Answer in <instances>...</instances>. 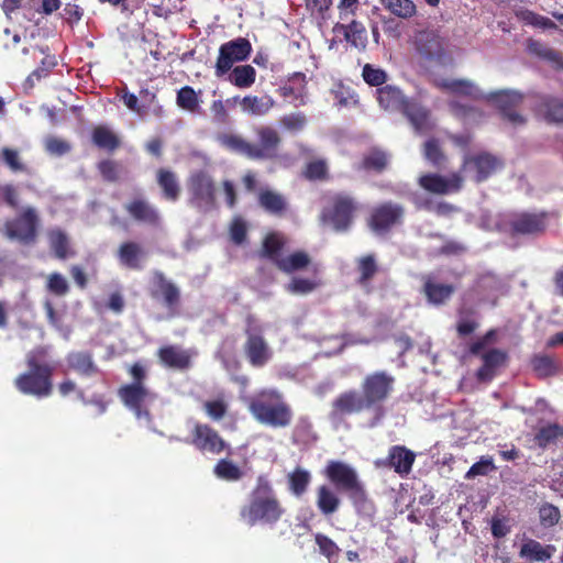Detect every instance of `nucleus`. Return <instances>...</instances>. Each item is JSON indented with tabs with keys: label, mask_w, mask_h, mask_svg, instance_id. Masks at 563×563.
I'll use <instances>...</instances> for the list:
<instances>
[{
	"label": "nucleus",
	"mask_w": 563,
	"mask_h": 563,
	"mask_svg": "<svg viewBox=\"0 0 563 563\" xmlns=\"http://www.w3.org/2000/svg\"><path fill=\"white\" fill-rule=\"evenodd\" d=\"M258 205L268 213L277 217H282L288 209V202L286 198L271 189H262L258 192Z\"/></svg>",
	"instance_id": "c756f323"
},
{
	"label": "nucleus",
	"mask_w": 563,
	"mask_h": 563,
	"mask_svg": "<svg viewBox=\"0 0 563 563\" xmlns=\"http://www.w3.org/2000/svg\"><path fill=\"white\" fill-rule=\"evenodd\" d=\"M258 143H251L233 133H223L218 136L219 143L225 148L244 155L253 161H274L278 158L282 143L279 133L271 126H260L256 130Z\"/></svg>",
	"instance_id": "7ed1b4c3"
},
{
	"label": "nucleus",
	"mask_w": 563,
	"mask_h": 563,
	"mask_svg": "<svg viewBox=\"0 0 563 563\" xmlns=\"http://www.w3.org/2000/svg\"><path fill=\"white\" fill-rule=\"evenodd\" d=\"M527 48L530 54L551 62L558 68L563 69V54L561 52L555 51L542 42L532 38L528 41Z\"/></svg>",
	"instance_id": "ea45409f"
},
{
	"label": "nucleus",
	"mask_w": 563,
	"mask_h": 563,
	"mask_svg": "<svg viewBox=\"0 0 563 563\" xmlns=\"http://www.w3.org/2000/svg\"><path fill=\"white\" fill-rule=\"evenodd\" d=\"M476 316L477 312L474 308L466 306L459 308L455 328L460 338H465L478 329L479 322L477 321Z\"/></svg>",
	"instance_id": "c9c22d12"
},
{
	"label": "nucleus",
	"mask_w": 563,
	"mask_h": 563,
	"mask_svg": "<svg viewBox=\"0 0 563 563\" xmlns=\"http://www.w3.org/2000/svg\"><path fill=\"white\" fill-rule=\"evenodd\" d=\"M208 417L214 421L221 420L228 412V404L223 399L208 400L203 404Z\"/></svg>",
	"instance_id": "338daca9"
},
{
	"label": "nucleus",
	"mask_w": 563,
	"mask_h": 563,
	"mask_svg": "<svg viewBox=\"0 0 563 563\" xmlns=\"http://www.w3.org/2000/svg\"><path fill=\"white\" fill-rule=\"evenodd\" d=\"M66 362L70 369L81 376L90 377L99 372L92 353L88 351L70 352L66 356Z\"/></svg>",
	"instance_id": "a878e982"
},
{
	"label": "nucleus",
	"mask_w": 563,
	"mask_h": 563,
	"mask_svg": "<svg viewBox=\"0 0 563 563\" xmlns=\"http://www.w3.org/2000/svg\"><path fill=\"white\" fill-rule=\"evenodd\" d=\"M394 14L401 18H410L416 12V5L411 0H380Z\"/></svg>",
	"instance_id": "bf43d9fd"
},
{
	"label": "nucleus",
	"mask_w": 563,
	"mask_h": 563,
	"mask_svg": "<svg viewBox=\"0 0 563 563\" xmlns=\"http://www.w3.org/2000/svg\"><path fill=\"white\" fill-rule=\"evenodd\" d=\"M484 98L494 103L501 118L511 125L519 126L526 123V118L518 112V108L523 101L522 93L515 90H498L489 92Z\"/></svg>",
	"instance_id": "9b49d317"
},
{
	"label": "nucleus",
	"mask_w": 563,
	"mask_h": 563,
	"mask_svg": "<svg viewBox=\"0 0 563 563\" xmlns=\"http://www.w3.org/2000/svg\"><path fill=\"white\" fill-rule=\"evenodd\" d=\"M395 378L386 372H375L365 377L361 395L354 398V411L380 406L391 394Z\"/></svg>",
	"instance_id": "0eeeda50"
},
{
	"label": "nucleus",
	"mask_w": 563,
	"mask_h": 563,
	"mask_svg": "<svg viewBox=\"0 0 563 563\" xmlns=\"http://www.w3.org/2000/svg\"><path fill=\"white\" fill-rule=\"evenodd\" d=\"M423 155L434 167L441 166L445 161V155L440 146V142L434 137L424 142Z\"/></svg>",
	"instance_id": "13d9d810"
},
{
	"label": "nucleus",
	"mask_w": 563,
	"mask_h": 563,
	"mask_svg": "<svg viewBox=\"0 0 563 563\" xmlns=\"http://www.w3.org/2000/svg\"><path fill=\"white\" fill-rule=\"evenodd\" d=\"M415 461V452L407 449L405 445H393L390 446L383 465L388 468H393L395 473L405 477L410 474Z\"/></svg>",
	"instance_id": "aec40b11"
},
{
	"label": "nucleus",
	"mask_w": 563,
	"mask_h": 563,
	"mask_svg": "<svg viewBox=\"0 0 563 563\" xmlns=\"http://www.w3.org/2000/svg\"><path fill=\"white\" fill-rule=\"evenodd\" d=\"M92 143L100 150L114 152L121 145L120 137L108 126L97 125L91 132Z\"/></svg>",
	"instance_id": "f704fd0d"
},
{
	"label": "nucleus",
	"mask_w": 563,
	"mask_h": 563,
	"mask_svg": "<svg viewBox=\"0 0 563 563\" xmlns=\"http://www.w3.org/2000/svg\"><path fill=\"white\" fill-rule=\"evenodd\" d=\"M188 205L198 213L207 214L217 209V186L212 176L203 169L190 174L187 180Z\"/></svg>",
	"instance_id": "423d86ee"
},
{
	"label": "nucleus",
	"mask_w": 563,
	"mask_h": 563,
	"mask_svg": "<svg viewBox=\"0 0 563 563\" xmlns=\"http://www.w3.org/2000/svg\"><path fill=\"white\" fill-rule=\"evenodd\" d=\"M125 211L136 222L157 227L161 223L159 211L144 198H134L124 205Z\"/></svg>",
	"instance_id": "6ab92c4d"
},
{
	"label": "nucleus",
	"mask_w": 563,
	"mask_h": 563,
	"mask_svg": "<svg viewBox=\"0 0 563 563\" xmlns=\"http://www.w3.org/2000/svg\"><path fill=\"white\" fill-rule=\"evenodd\" d=\"M244 334L243 354L247 363L254 368L266 366L273 358V350L265 339L263 327L253 314L245 318Z\"/></svg>",
	"instance_id": "39448f33"
},
{
	"label": "nucleus",
	"mask_w": 563,
	"mask_h": 563,
	"mask_svg": "<svg viewBox=\"0 0 563 563\" xmlns=\"http://www.w3.org/2000/svg\"><path fill=\"white\" fill-rule=\"evenodd\" d=\"M561 439H563V426L554 422L541 427L534 434L533 441L538 448L545 450Z\"/></svg>",
	"instance_id": "58836bf2"
},
{
	"label": "nucleus",
	"mask_w": 563,
	"mask_h": 563,
	"mask_svg": "<svg viewBox=\"0 0 563 563\" xmlns=\"http://www.w3.org/2000/svg\"><path fill=\"white\" fill-rule=\"evenodd\" d=\"M454 287L448 284L434 283L428 279L423 284V291L427 299L434 305L444 303L454 292Z\"/></svg>",
	"instance_id": "a19ab883"
},
{
	"label": "nucleus",
	"mask_w": 563,
	"mask_h": 563,
	"mask_svg": "<svg viewBox=\"0 0 563 563\" xmlns=\"http://www.w3.org/2000/svg\"><path fill=\"white\" fill-rule=\"evenodd\" d=\"M442 87L455 95H462L471 97L473 99H483L485 96L479 89L470 80L455 79L445 80L442 82Z\"/></svg>",
	"instance_id": "49530a36"
},
{
	"label": "nucleus",
	"mask_w": 563,
	"mask_h": 563,
	"mask_svg": "<svg viewBox=\"0 0 563 563\" xmlns=\"http://www.w3.org/2000/svg\"><path fill=\"white\" fill-rule=\"evenodd\" d=\"M229 231L232 242L236 245H241L246 241L247 225L241 217H236L232 220Z\"/></svg>",
	"instance_id": "69168bd1"
},
{
	"label": "nucleus",
	"mask_w": 563,
	"mask_h": 563,
	"mask_svg": "<svg viewBox=\"0 0 563 563\" xmlns=\"http://www.w3.org/2000/svg\"><path fill=\"white\" fill-rule=\"evenodd\" d=\"M547 212H521L515 214L509 221L512 235H538L545 231Z\"/></svg>",
	"instance_id": "2eb2a0df"
},
{
	"label": "nucleus",
	"mask_w": 563,
	"mask_h": 563,
	"mask_svg": "<svg viewBox=\"0 0 563 563\" xmlns=\"http://www.w3.org/2000/svg\"><path fill=\"white\" fill-rule=\"evenodd\" d=\"M97 169L102 179L108 183H115L120 179V164L113 159H102L97 164Z\"/></svg>",
	"instance_id": "052dcab7"
},
{
	"label": "nucleus",
	"mask_w": 563,
	"mask_h": 563,
	"mask_svg": "<svg viewBox=\"0 0 563 563\" xmlns=\"http://www.w3.org/2000/svg\"><path fill=\"white\" fill-rule=\"evenodd\" d=\"M48 350L38 345L25 357L27 369L14 379L15 388L23 395L45 398L53 393V375L55 366L47 361Z\"/></svg>",
	"instance_id": "f257e3e1"
},
{
	"label": "nucleus",
	"mask_w": 563,
	"mask_h": 563,
	"mask_svg": "<svg viewBox=\"0 0 563 563\" xmlns=\"http://www.w3.org/2000/svg\"><path fill=\"white\" fill-rule=\"evenodd\" d=\"M555 552L556 548L553 544H542L534 539H528L521 544L519 556L530 563L547 562Z\"/></svg>",
	"instance_id": "b1692460"
},
{
	"label": "nucleus",
	"mask_w": 563,
	"mask_h": 563,
	"mask_svg": "<svg viewBox=\"0 0 563 563\" xmlns=\"http://www.w3.org/2000/svg\"><path fill=\"white\" fill-rule=\"evenodd\" d=\"M117 256L122 266L140 271L142 269V260L145 257V251L139 243L128 241L120 244Z\"/></svg>",
	"instance_id": "393cba45"
},
{
	"label": "nucleus",
	"mask_w": 563,
	"mask_h": 563,
	"mask_svg": "<svg viewBox=\"0 0 563 563\" xmlns=\"http://www.w3.org/2000/svg\"><path fill=\"white\" fill-rule=\"evenodd\" d=\"M537 111L550 123H563V100L545 96L537 106Z\"/></svg>",
	"instance_id": "473e14b6"
},
{
	"label": "nucleus",
	"mask_w": 563,
	"mask_h": 563,
	"mask_svg": "<svg viewBox=\"0 0 563 563\" xmlns=\"http://www.w3.org/2000/svg\"><path fill=\"white\" fill-rule=\"evenodd\" d=\"M243 112L254 117L266 115L275 106V100L268 96H245L240 102Z\"/></svg>",
	"instance_id": "2f4dec72"
},
{
	"label": "nucleus",
	"mask_w": 563,
	"mask_h": 563,
	"mask_svg": "<svg viewBox=\"0 0 563 563\" xmlns=\"http://www.w3.org/2000/svg\"><path fill=\"white\" fill-rule=\"evenodd\" d=\"M350 413H352V393H344L334 400L330 417L333 422L339 423Z\"/></svg>",
	"instance_id": "864d4df0"
},
{
	"label": "nucleus",
	"mask_w": 563,
	"mask_h": 563,
	"mask_svg": "<svg viewBox=\"0 0 563 563\" xmlns=\"http://www.w3.org/2000/svg\"><path fill=\"white\" fill-rule=\"evenodd\" d=\"M317 287L318 283L312 279L295 277L286 286V289L291 294L307 295L313 291Z\"/></svg>",
	"instance_id": "0e129e2a"
},
{
	"label": "nucleus",
	"mask_w": 563,
	"mask_h": 563,
	"mask_svg": "<svg viewBox=\"0 0 563 563\" xmlns=\"http://www.w3.org/2000/svg\"><path fill=\"white\" fill-rule=\"evenodd\" d=\"M501 167V159L488 152L466 155L462 163V170L477 184L487 180Z\"/></svg>",
	"instance_id": "f8f14e48"
},
{
	"label": "nucleus",
	"mask_w": 563,
	"mask_h": 563,
	"mask_svg": "<svg viewBox=\"0 0 563 563\" xmlns=\"http://www.w3.org/2000/svg\"><path fill=\"white\" fill-rule=\"evenodd\" d=\"M49 246L55 256L65 260L69 255V242L67 235L62 230H52L48 233Z\"/></svg>",
	"instance_id": "3c124183"
},
{
	"label": "nucleus",
	"mask_w": 563,
	"mask_h": 563,
	"mask_svg": "<svg viewBox=\"0 0 563 563\" xmlns=\"http://www.w3.org/2000/svg\"><path fill=\"white\" fill-rule=\"evenodd\" d=\"M159 363L168 368L179 371L188 369L191 366V354L177 345H164L157 350Z\"/></svg>",
	"instance_id": "5701e85b"
},
{
	"label": "nucleus",
	"mask_w": 563,
	"mask_h": 563,
	"mask_svg": "<svg viewBox=\"0 0 563 563\" xmlns=\"http://www.w3.org/2000/svg\"><path fill=\"white\" fill-rule=\"evenodd\" d=\"M311 262L310 256L303 251H297L277 261L276 267L286 274L305 269Z\"/></svg>",
	"instance_id": "79ce46f5"
},
{
	"label": "nucleus",
	"mask_w": 563,
	"mask_h": 563,
	"mask_svg": "<svg viewBox=\"0 0 563 563\" xmlns=\"http://www.w3.org/2000/svg\"><path fill=\"white\" fill-rule=\"evenodd\" d=\"M285 246V241L278 233H269L262 243L261 255L268 258L275 266L280 261V252Z\"/></svg>",
	"instance_id": "37998d69"
},
{
	"label": "nucleus",
	"mask_w": 563,
	"mask_h": 563,
	"mask_svg": "<svg viewBox=\"0 0 563 563\" xmlns=\"http://www.w3.org/2000/svg\"><path fill=\"white\" fill-rule=\"evenodd\" d=\"M37 224L38 216L35 209L26 207L15 219L7 221L4 229L8 238L30 244L36 239Z\"/></svg>",
	"instance_id": "ddd939ff"
},
{
	"label": "nucleus",
	"mask_w": 563,
	"mask_h": 563,
	"mask_svg": "<svg viewBox=\"0 0 563 563\" xmlns=\"http://www.w3.org/2000/svg\"><path fill=\"white\" fill-rule=\"evenodd\" d=\"M352 216V200L350 198H336L331 207L324 208L321 213L323 224L341 232L349 228Z\"/></svg>",
	"instance_id": "a211bd4d"
},
{
	"label": "nucleus",
	"mask_w": 563,
	"mask_h": 563,
	"mask_svg": "<svg viewBox=\"0 0 563 563\" xmlns=\"http://www.w3.org/2000/svg\"><path fill=\"white\" fill-rule=\"evenodd\" d=\"M401 112L418 133H426L433 128L430 111L417 102L409 101Z\"/></svg>",
	"instance_id": "c85d7f7f"
},
{
	"label": "nucleus",
	"mask_w": 563,
	"mask_h": 563,
	"mask_svg": "<svg viewBox=\"0 0 563 563\" xmlns=\"http://www.w3.org/2000/svg\"><path fill=\"white\" fill-rule=\"evenodd\" d=\"M292 81H298L299 86L284 85L278 88L277 92L284 99H288L295 107L306 104L305 80L302 73H295L291 77Z\"/></svg>",
	"instance_id": "72a5a7b5"
},
{
	"label": "nucleus",
	"mask_w": 563,
	"mask_h": 563,
	"mask_svg": "<svg viewBox=\"0 0 563 563\" xmlns=\"http://www.w3.org/2000/svg\"><path fill=\"white\" fill-rule=\"evenodd\" d=\"M122 404L134 413L137 419L151 421L152 415L148 405L156 400L157 395L146 386L122 385L118 389Z\"/></svg>",
	"instance_id": "1a4fd4ad"
},
{
	"label": "nucleus",
	"mask_w": 563,
	"mask_h": 563,
	"mask_svg": "<svg viewBox=\"0 0 563 563\" xmlns=\"http://www.w3.org/2000/svg\"><path fill=\"white\" fill-rule=\"evenodd\" d=\"M540 526L550 529L556 526L561 520V511L559 507L551 503H543L538 509Z\"/></svg>",
	"instance_id": "603ef678"
},
{
	"label": "nucleus",
	"mask_w": 563,
	"mask_h": 563,
	"mask_svg": "<svg viewBox=\"0 0 563 563\" xmlns=\"http://www.w3.org/2000/svg\"><path fill=\"white\" fill-rule=\"evenodd\" d=\"M376 93L379 106L389 111H402L410 101L398 87L391 85L377 88Z\"/></svg>",
	"instance_id": "bb28decb"
},
{
	"label": "nucleus",
	"mask_w": 563,
	"mask_h": 563,
	"mask_svg": "<svg viewBox=\"0 0 563 563\" xmlns=\"http://www.w3.org/2000/svg\"><path fill=\"white\" fill-rule=\"evenodd\" d=\"M302 177L310 181H323L329 178L327 161L317 158L308 162L302 169Z\"/></svg>",
	"instance_id": "de8ad7c7"
},
{
	"label": "nucleus",
	"mask_w": 563,
	"mask_h": 563,
	"mask_svg": "<svg viewBox=\"0 0 563 563\" xmlns=\"http://www.w3.org/2000/svg\"><path fill=\"white\" fill-rule=\"evenodd\" d=\"M153 299L161 301L168 310L174 311L180 303V290L164 273L154 272L153 287L150 290Z\"/></svg>",
	"instance_id": "f3484780"
},
{
	"label": "nucleus",
	"mask_w": 563,
	"mask_h": 563,
	"mask_svg": "<svg viewBox=\"0 0 563 563\" xmlns=\"http://www.w3.org/2000/svg\"><path fill=\"white\" fill-rule=\"evenodd\" d=\"M516 15L526 24L536 27H540L543 30L556 27V24L550 18L541 15L528 9L518 11Z\"/></svg>",
	"instance_id": "6e6d98bb"
},
{
	"label": "nucleus",
	"mask_w": 563,
	"mask_h": 563,
	"mask_svg": "<svg viewBox=\"0 0 563 563\" xmlns=\"http://www.w3.org/2000/svg\"><path fill=\"white\" fill-rule=\"evenodd\" d=\"M317 506L321 514L329 516L338 510L340 499L330 487L322 485L317 492Z\"/></svg>",
	"instance_id": "a18cd8bd"
},
{
	"label": "nucleus",
	"mask_w": 563,
	"mask_h": 563,
	"mask_svg": "<svg viewBox=\"0 0 563 563\" xmlns=\"http://www.w3.org/2000/svg\"><path fill=\"white\" fill-rule=\"evenodd\" d=\"M405 208L394 201H384L375 206L367 219L368 228L378 235L387 234L404 222Z\"/></svg>",
	"instance_id": "9d476101"
},
{
	"label": "nucleus",
	"mask_w": 563,
	"mask_h": 563,
	"mask_svg": "<svg viewBox=\"0 0 563 563\" xmlns=\"http://www.w3.org/2000/svg\"><path fill=\"white\" fill-rule=\"evenodd\" d=\"M530 363L533 372L540 378L553 376L558 372L554 360L545 354L533 355Z\"/></svg>",
	"instance_id": "09e8293b"
},
{
	"label": "nucleus",
	"mask_w": 563,
	"mask_h": 563,
	"mask_svg": "<svg viewBox=\"0 0 563 563\" xmlns=\"http://www.w3.org/2000/svg\"><path fill=\"white\" fill-rule=\"evenodd\" d=\"M495 468L496 466L494 465V460L492 456H482L478 462L474 463L470 467L465 474V478L472 479L476 476H486Z\"/></svg>",
	"instance_id": "e2e57ef3"
},
{
	"label": "nucleus",
	"mask_w": 563,
	"mask_h": 563,
	"mask_svg": "<svg viewBox=\"0 0 563 563\" xmlns=\"http://www.w3.org/2000/svg\"><path fill=\"white\" fill-rule=\"evenodd\" d=\"M191 444L201 452L219 455L224 451L231 453L230 445L209 424L197 423L192 430Z\"/></svg>",
	"instance_id": "4468645a"
},
{
	"label": "nucleus",
	"mask_w": 563,
	"mask_h": 563,
	"mask_svg": "<svg viewBox=\"0 0 563 563\" xmlns=\"http://www.w3.org/2000/svg\"><path fill=\"white\" fill-rule=\"evenodd\" d=\"M338 490L352 488V468L341 462L330 461L324 471Z\"/></svg>",
	"instance_id": "7c9ffc66"
},
{
	"label": "nucleus",
	"mask_w": 563,
	"mask_h": 563,
	"mask_svg": "<svg viewBox=\"0 0 563 563\" xmlns=\"http://www.w3.org/2000/svg\"><path fill=\"white\" fill-rule=\"evenodd\" d=\"M357 271V285L366 292L369 294L373 290V279L380 272V267L377 261V256L374 253H368L360 256L356 260Z\"/></svg>",
	"instance_id": "412c9836"
},
{
	"label": "nucleus",
	"mask_w": 563,
	"mask_h": 563,
	"mask_svg": "<svg viewBox=\"0 0 563 563\" xmlns=\"http://www.w3.org/2000/svg\"><path fill=\"white\" fill-rule=\"evenodd\" d=\"M388 163L389 155L385 151L374 147L363 155L360 168L380 174L387 168Z\"/></svg>",
	"instance_id": "e433bc0d"
},
{
	"label": "nucleus",
	"mask_w": 563,
	"mask_h": 563,
	"mask_svg": "<svg viewBox=\"0 0 563 563\" xmlns=\"http://www.w3.org/2000/svg\"><path fill=\"white\" fill-rule=\"evenodd\" d=\"M481 357L483 364L476 371V377L481 382H489L495 377L497 369L507 364L508 353L499 349H490Z\"/></svg>",
	"instance_id": "4be33fe9"
},
{
	"label": "nucleus",
	"mask_w": 563,
	"mask_h": 563,
	"mask_svg": "<svg viewBox=\"0 0 563 563\" xmlns=\"http://www.w3.org/2000/svg\"><path fill=\"white\" fill-rule=\"evenodd\" d=\"M252 49L251 42L242 36L221 44L214 65L216 76L222 77L232 69L234 64L247 60Z\"/></svg>",
	"instance_id": "6e6552de"
},
{
	"label": "nucleus",
	"mask_w": 563,
	"mask_h": 563,
	"mask_svg": "<svg viewBox=\"0 0 563 563\" xmlns=\"http://www.w3.org/2000/svg\"><path fill=\"white\" fill-rule=\"evenodd\" d=\"M254 418L273 428H286L291 423L292 410L277 390H264L250 404Z\"/></svg>",
	"instance_id": "20e7f679"
},
{
	"label": "nucleus",
	"mask_w": 563,
	"mask_h": 563,
	"mask_svg": "<svg viewBox=\"0 0 563 563\" xmlns=\"http://www.w3.org/2000/svg\"><path fill=\"white\" fill-rule=\"evenodd\" d=\"M362 77L367 85L373 87H379L387 80L386 71L382 68L373 66L372 64L364 65Z\"/></svg>",
	"instance_id": "680f3d73"
},
{
	"label": "nucleus",
	"mask_w": 563,
	"mask_h": 563,
	"mask_svg": "<svg viewBox=\"0 0 563 563\" xmlns=\"http://www.w3.org/2000/svg\"><path fill=\"white\" fill-rule=\"evenodd\" d=\"M227 75L229 81L240 89L252 87L256 80V70L249 64L232 67Z\"/></svg>",
	"instance_id": "4c0bfd02"
},
{
	"label": "nucleus",
	"mask_w": 563,
	"mask_h": 563,
	"mask_svg": "<svg viewBox=\"0 0 563 563\" xmlns=\"http://www.w3.org/2000/svg\"><path fill=\"white\" fill-rule=\"evenodd\" d=\"M306 123L307 118L302 112L286 114L280 119L282 126L291 132L301 131Z\"/></svg>",
	"instance_id": "774afa93"
},
{
	"label": "nucleus",
	"mask_w": 563,
	"mask_h": 563,
	"mask_svg": "<svg viewBox=\"0 0 563 563\" xmlns=\"http://www.w3.org/2000/svg\"><path fill=\"white\" fill-rule=\"evenodd\" d=\"M314 540L319 547L320 553L328 559L329 563H338V558L341 552L339 547L329 537L322 533H317Z\"/></svg>",
	"instance_id": "4d7b16f0"
},
{
	"label": "nucleus",
	"mask_w": 563,
	"mask_h": 563,
	"mask_svg": "<svg viewBox=\"0 0 563 563\" xmlns=\"http://www.w3.org/2000/svg\"><path fill=\"white\" fill-rule=\"evenodd\" d=\"M156 181L165 200L175 202L179 199L181 187L177 175L173 170L167 168L157 169Z\"/></svg>",
	"instance_id": "cd10ccee"
},
{
	"label": "nucleus",
	"mask_w": 563,
	"mask_h": 563,
	"mask_svg": "<svg viewBox=\"0 0 563 563\" xmlns=\"http://www.w3.org/2000/svg\"><path fill=\"white\" fill-rule=\"evenodd\" d=\"M310 483V474L308 471L297 467L288 475V485L290 492L296 496H301Z\"/></svg>",
	"instance_id": "5fc2aeb1"
},
{
	"label": "nucleus",
	"mask_w": 563,
	"mask_h": 563,
	"mask_svg": "<svg viewBox=\"0 0 563 563\" xmlns=\"http://www.w3.org/2000/svg\"><path fill=\"white\" fill-rule=\"evenodd\" d=\"M419 186L428 192L448 195L457 192L463 186V177L460 173H452L448 178L439 174L429 173L418 179Z\"/></svg>",
	"instance_id": "dca6fc26"
},
{
	"label": "nucleus",
	"mask_w": 563,
	"mask_h": 563,
	"mask_svg": "<svg viewBox=\"0 0 563 563\" xmlns=\"http://www.w3.org/2000/svg\"><path fill=\"white\" fill-rule=\"evenodd\" d=\"M213 474L217 478L227 482H238L244 475L241 467L229 459H220L213 466Z\"/></svg>",
	"instance_id": "c03bdc74"
},
{
	"label": "nucleus",
	"mask_w": 563,
	"mask_h": 563,
	"mask_svg": "<svg viewBox=\"0 0 563 563\" xmlns=\"http://www.w3.org/2000/svg\"><path fill=\"white\" fill-rule=\"evenodd\" d=\"M177 106L188 112H196L199 108L198 93L191 86H184L177 91Z\"/></svg>",
	"instance_id": "8fccbe9b"
},
{
	"label": "nucleus",
	"mask_w": 563,
	"mask_h": 563,
	"mask_svg": "<svg viewBox=\"0 0 563 563\" xmlns=\"http://www.w3.org/2000/svg\"><path fill=\"white\" fill-rule=\"evenodd\" d=\"M285 514L274 487L266 475H258L250 494L249 504L240 510L241 518L250 526L257 522L275 525Z\"/></svg>",
	"instance_id": "f03ea898"
}]
</instances>
